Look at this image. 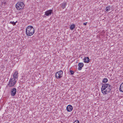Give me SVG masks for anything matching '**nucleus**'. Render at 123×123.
<instances>
[{"label": "nucleus", "mask_w": 123, "mask_h": 123, "mask_svg": "<svg viewBox=\"0 0 123 123\" xmlns=\"http://www.w3.org/2000/svg\"><path fill=\"white\" fill-rule=\"evenodd\" d=\"M16 83V80L14 78H11L9 81L8 86L10 87L13 86Z\"/></svg>", "instance_id": "obj_4"}, {"label": "nucleus", "mask_w": 123, "mask_h": 123, "mask_svg": "<svg viewBox=\"0 0 123 123\" xmlns=\"http://www.w3.org/2000/svg\"><path fill=\"white\" fill-rule=\"evenodd\" d=\"M83 60L84 61V62L86 63H88L90 62L89 58L88 57L84 58Z\"/></svg>", "instance_id": "obj_10"}, {"label": "nucleus", "mask_w": 123, "mask_h": 123, "mask_svg": "<svg viewBox=\"0 0 123 123\" xmlns=\"http://www.w3.org/2000/svg\"><path fill=\"white\" fill-rule=\"evenodd\" d=\"M112 88L111 85L108 84H104L102 86L101 91L102 93L104 94L107 92H109Z\"/></svg>", "instance_id": "obj_1"}, {"label": "nucleus", "mask_w": 123, "mask_h": 123, "mask_svg": "<svg viewBox=\"0 0 123 123\" xmlns=\"http://www.w3.org/2000/svg\"><path fill=\"white\" fill-rule=\"evenodd\" d=\"M69 71L70 72L71 74V75H72L74 74V72L73 71H72L71 70H70Z\"/></svg>", "instance_id": "obj_18"}, {"label": "nucleus", "mask_w": 123, "mask_h": 123, "mask_svg": "<svg viewBox=\"0 0 123 123\" xmlns=\"http://www.w3.org/2000/svg\"><path fill=\"white\" fill-rule=\"evenodd\" d=\"M18 74V73L17 72L15 71L13 75V78H14L15 79L16 78H17L18 77L17 76Z\"/></svg>", "instance_id": "obj_12"}, {"label": "nucleus", "mask_w": 123, "mask_h": 123, "mask_svg": "<svg viewBox=\"0 0 123 123\" xmlns=\"http://www.w3.org/2000/svg\"><path fill=\"white\" fill-rule=\"evenodd\" d=\"M17 89L15 88H14L12 89L11 95L12 96H14L16 93Z\"/></svg>", "instance_id": "obj_7"}, {"label": "nucleus", "mask_w": 123, "mask_h": 123, "mask_svg": "<svg viewBox=\"0 0 123 123\" xmlns=\"http://www.w3.org/2000/svg\"><path fill=\"white\" fill-rule=\"evenodd\" d=\"M17 22V21H16L15 22H14L13 21H11L10 22V23L12 24L13 26L15 25H16V23Z\"/></svg>", "instance_id": "obj_17"}, {"label": "nucleus", "mask_w": 123, "mask_h": 123, "mask_svg": "<svg viewBox=\"0 0 123 123\" xmlns=\"http://www.w3.org/2000/svg\"><path fill=\"white\" fill-rule=\"evenodd\" d=\"M73 109L72 106L69 105H68L66 109L67 111L68 112H70L72 111Z\"/></svg>", "instance_id": "obj_8"}, {"label": "nucleus", "mask_w": 123, "mask_h": 123, "mask_svg": "<svg viewBox=\"0 0 123 123\" xmlns=\"http://www.w3.org/2000/svg\"><path fill=\"white\" fill-rule=\"evenodd\" d=\"M99 52H97V54H99Z\"/></svg>", "instance_id": "obj_21"}, {"label": "nucleus", "mask_w": 123, "mask_h": 123, "mask_svg": "<svg viewBox=\"0 0 123 123\" xmlns=\"http://www.w3.org/2000/svg\"><path fill=\"white\" fill-rule=\"evenodd\" d=\"M63 72L62 70H60L59 71L57 72L55 74V77L57 79L61 78L62 76Z\"/></svg>", "instance_id": "obj_5"}, {"label": "nucleus", "mask_w": 123, "mask_h": 123, "mask_svg": "<svg viewBox=\"0 0 123 123\" xmlns=\"http://www.w3.org/2000/svg\"><path fill=\"white\" fill-rule=\"evenodd\" d=\"M74 123H80L79 121L77 120L75 121Z\"/></svg>", "instance_id": "obj_19"}, {"label": "nucleus", "mask_w": 123, "mask_h": 123, "mask_svg": "<svg viewBox=\"0 0 123 123\" xmlns=\"http://www.w3.org/2000/svg\"><path fill=\"white\" fill-rule=\"evenodd\" d=\"M108 81V80L107 78H105L103 80L102 82L104 83H105L107 82Z\"/></svg>", "instance_id": "obj_16"}, {"label": "nucleus", "mask_w": 123, "mask_h": 123, "mask_svg": "<svg viewBox=\"0 0 123 123\" xmlns=\"http://www.w3.org/2000/svg\"><path fill=\"white\" fill-rule=\"evenodd\" d=\"M45 14L47 16H48L51 15L52 13H53V10L50 9L49 10L45 12Z\"/></svg>", "instance_id": "obj_6"}, {"label": "nucleus", "mask_w": 123, "mask_h": 123, "mask_svg": "<svg viewBox=\"0 0 123 123\" xmlns=\"http://www.w3.org/2000/svg\"><path fill=\"white\" fill-rule=\"evenodd\" d=\"M75 25L74 24H73L71 25L70 26V29L72 30H73L75 28Z\"/></svg>", "instance_id": "obj_14"}, {"label": "nucleus", "mask_w": 123, "mask_h": 123, "mask_svg": "<svg viewBox=\"0 0 123 123\" xmlns=\"http://www.w3.org/2000/svg\"><path fill=\"white\" fill-rule=\"evenodd\" d=\"M119 89L121 92H123V83L121 85Z\"/></svg>", "instance_id": "obj_13"}, {"label": "nucleus", "mask_w": 123, "mask_h": 123, "mask_svg": "<svg viewBox=\"0 0 123 123\" xmlns=\"http://www.w3.org/2000/svg\"><path fill=\"white\" fill-rule=\"evenodd\" d=\"M67 5L66 3L65 2L62 3L61 4V7L63 9L65 8L66 6Z\"/></svg>", "instance_id": "obj_11"}, {"label": "nucleus", "mask_w": 123, "mask_h": 123, "mask_svg": "<svg viewBox=\"0 0 123 123\" xmlns=\"http://www.w3.org/2000/svg\"><path fill=\"white\" fill-rule=\"evenodd\" d=\"M25 6L24 3L22 2H19L17 3L16 4L15 6L17 10H21L23 9Z\"/></svg>", "instance_id": "obj_3"}, {"label": "nucleus", "mask_w": 123, "mask_h": 123, "mask_svg": "<svg viewBox=\"0 0 123 123\" xmlns=\"http://www.w3.org/2000/svg\"><path fill=\"white\" fill-rule=\"evenodd\" d=\"M87 22L84 23L83 24V25H87Z\"/></svg>", "instance_id": "obj_20"}, {"label": "nucleus", "mask_w": 123, "mask_h": 123, "mask_svg": "<svg viewBox=\"0 0 123 123\" xmlns=\"http://www.w3.org/2000/svg\"><path fill=\"white\" fill-rule=\"evenodd\" d=\"M34 29L32 26H28L26 29V35L28 36H31L34 34Z\"/></svg>", "instance_id": "obj_2"}, {"label": "nucleus", "mask_w": 123, "mask_h": 123, "mask_svg": "<svg viewBox=\"0 0 123 123\" xmlns=\"http://www.w3.org/2000/svg\"><path fill=\"white\" fill-rule=\"evenodd\" d=\"M111 6H108L106 7L105 10L106 12H108L111 10Z\"/></svg>", "instance_id": "obj_15"}, {"label": "nucleus", "mask_w": 123, "mask_h": 123, "mask_svg": "<svg viewBox=\"0 0 123 123\" xmlns=\"http://www.w3.org/2000/svg\"><path fill=\"white\" fill-rule=\"evenodd\" d=\"M99 95H100V92L99 93Z\"/></svg>", "instance_id": "obj_22"}, {"label": "nucleus", "mask_w": 123, "mask_h": 123, "mask_svg": "<svg viewBox=\"0 0 123 123\" xmlns=\"http://www.w3.org/2000/svg\"><path fill=\"white\" fill-rule=\"evenodd\" d=\"M79 67L78 69L79 70H80L82 69V67L84 65V64L82 63H79L78 64Z\"/></svg>", "instance_id": "obj_9"}]
</instances>
